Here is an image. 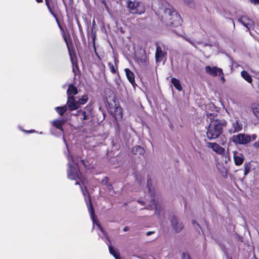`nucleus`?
I'll use <instances>...</instances> for the list:
<instances>
[{
	"mask_svg": "<svg viewBox=\"0 0 259 259\" xmlns=\"http://www.w3.org/2000/svg\"><path fill=\"white\" fill-rule=\"evenodd\" d=\"M162 5V8L155 11L156 15L159 16L161 21L167 26L176 27L180 25L182 20L179 13L174 9L169 4L168 7L166 6L163 7V5H166V2L161 1Z\"/></svg>",
	"mask_w": 259,
	"mask_h": 259,
	"instance_id": "nucleus-1",
	"label": "nucleus"
},
{
	"mask_svg": "<svg viewBox=\"0 0 259 259\" xmlns=\"http://www.w3.org/2000/svg\"><path fill=\"white\" fill-rule=\"evenodd\" d=\"M207 115L209 119L206 132L207 138L210 140L216 139L222 134L223 128L227 125V122L225 119L215 118L217 114L214 113H210Z\"/></svg>",
	"mask_w": 259,
	"mask_h": 259,
	"instance_id": "nucleus-2",
	"label": "nucleus"
},
{
	"mask_svg": "<svg viewBox=\"0 0 259 259\" xmlns=\"http://www.w3.org/2000/svg\"><path fill=\"white\" fill-rule=\"evenodd\" d=\"M45 3H46V5L47 6L48 9H49L50 13L51 14V15L54 18H56V19L58 23L59 28L61 29V30H62V36L63 37V39L65 42L66 44V46H67V49L68 50V52L71 56V58H72L71 51H74L73 44L72 41L70 38V36L69 34H68V38H69V39H68L64 30L63 29V28H62L61 25L60 24V23L59 22L58 19L57 17V15L55 14V8H56L55 4L52 0H45Z\"/></svg>",
	"mask_w": 259,
	"mask_h": 259,
	"instance_id": "nucleus-3",
	"label": "nucleus"
},
{
	"mask_svg": "<svg viewBox=\"0 0 259 259\" xmlns=\"http://www.w3.org/2000/svg\"><path fill=\"white\" fill-rule=\"evenodd\" d=\"M127 7L130 12L133 14L140 15L145 12V9L144 5L140 2L127 1Z\"/></svg>",
	"mask_w": 259,
	"mask_h": 259,
	"instance_id": "nucleus-4",
	"label": "nucleus"
},
{
	"mask_svg": "<svg viewBox=\"0 0 259 259\" xmlns=\"http://www.w3.org/2000/svg\"><path fill=\"white\" fill-rule=\"evenodd\" d=\"M232 141L236 144L246 145L251 141V137L249 135L239 134L232 137Z\"/></svg>",
	"mask_w": 259,
	"mask_h": 259,
	"instance_id": "nucleus-5",
	"label": "nucleus"
},
{
	"mask_svg": "<svg viewBox=\"0 0 259 259\" xmlns=\"http://www.w3.org/2000/svg\"><path fill=\"white\" fill-rule=\"evenodd\" d=\"M69 111H72L78 109L79 106L77 100H76L75 97H67L66 104L65 105Z\"/></svg>",
	"mask_w": 259,
	"mask_h": 259,
	"instance_id": "nucleus-6",
	"label": "nucleus"
},
{
	"mask_svg": "<svg viewBox=\"0 0 259 259\" xmlns=\"http://www.w3.org/2000/svg\"><path fill=\"white\" fill-rule=\"evenodd\" d=\"M205 70L207 74L213 77H215L219 74H223V70L217 66H206L205 67Z\"/></svg>",
	"mask_w": 259,
	"mask_h": 259,
	"instance_id": "nucleus-7",
	"label": "nucleus"
},
{
	"mask_svg": "<svg viewBox=\"0 0 259 259\" xmlns=\"http://www.w3.org/2000/svg\"><path fill=\"white\" fill-rule=\"evenodd\" d=\"M171 225L176 233L180 232L184 228V225L182 222L178 221L177 218L175 215L171 217Z\"/></svg>",
	"mask_w": 259,
	"mask_h": 259,
	"instance_id": "nucleus-8",
	"label": "nucleus"
},
{
	"mask_svg": "<svg viewBox=\"0 0 259 259\" xmlns=\"http://www.w3.org/2000/svg\"><path fill=\"white\" fill-rule=\"evenodd\" d=\"M243 126L241 123L238 120H236L233 122L231 124V128L229 130V133L232 134L238 133L242 131Z\"/></svg>",
	"mask_w": 259,
	"mask_h": 259,
	"instance_id": "nucleus-9",
	"label": "nucleus"
},
{
	"mask_svg": "<svg viewBox=\"0 0 259 259\" xmlns=\"http://www.w3.org/2000/svg\"><path fill=\"white\" fill-rule=\"evenodd\" d=\"M79 172V169L70 164L69 168L67 171L68 178L70 180H76L78 177Z\"/></svg>",
	"mask_w": 259,
	"mask_h": 259,
	"instance_id": "nucleus-10",
	"label": "nucleus"
},
{
	"mask_svg": "<svg viewBox=\"0 0 259 259\" xmlns=\"http://www.w3.org/2000/svg\"><path fill=\"white\" fill-rule=\"evenodd\" d=\"M233 158L235 164L237 166L241 165L244 160L243 154L236 151L233 152Z\"/></svg>",
	"mask_w": 259,
	"mask_h": 259,
	"instance_id": "nucleus-11",
	"label": "nucleus"
},
{
	"mask_svg": "<svg viewBox=\"0 0 259 259\" xmlns=\"http://www.w3.org/2000/svg\"><path fill=\"white\" fill-rule=\"evenodd\" d=\"M208 146L219 154H223L225 153V149L216 143L208 142Z\"/></svg>",
	"mask_w": 259,
	"mask_h": 259,
	"instance_id": "nucleus-12",
	"label": "nucleus"
},
{
	"mask_svg": "<svg viewBox=\"0 0 259 259\" xmlns=\"http://www.w3.org/2000/svg\"><path fill=\"white\" fill-rule=\"evenodd\" d=\"M93 108L92 105H88L86 106L83 110L81 111V114L83 115L82 119L83 120H87L90 119L92 112Z\"/></svg>",
	"mask_w": 259,
	"mask_h": 259,
	"instance_id": "nucleus-13",
	"label": "nucleus"
},
{
	"mask_svg": "<svg viewBox=\"0 0 259 259\" xmlns=\"http://www.w3.org/2000/svg\"><path fill=\"white\" fill-rule=\"evenodd\" d=\"M238 21L248 29L253 25L252 21L245 16L241 17L240 18L238 19Z\"/></svg>",
	"mask_w": 259,
	"mask_h": 259,
	"instance_id": "nucleus-14",
	"label": "nucleus"
},
{
	"mask_svg": "<svg viewBox=\"0 0 259 259\" xmlns=\"http://www.w3.org/2000/svg\"><path fill=\"white\" fill-rule=\"evenodd\" d=\"M166 53H164L160 46H157L155 53V59L157 62L162 61Z\"/></svg>",
	"mask_w": 259,
	"mask_h": 259,
	"instance_id": "nucleus-15",
	"label": "nucleus"
},
{
	"mask_svg": "<svg viewBox=\"0 0 259 259\" xmlns=\"http://www.w3.org/2000/svg\"><path fill=\"white\" fill-rule=\"evenodd\" d=\"M78 93L77 88L72 84H70L68 88L66 93L67 97L73 96L74 97Z\"/></svg>",
	"mask_w": 259,
	"mask_h": 259,
	"instance_id": "nucleus-16",
	"label": "nucleus"
},
{
	"mask_svg": "<svg viewBox=\"0 0 259 259\" xmlns=\"http://www.w3.org/2000/svg\"><path fill=\"white\" fill-rule=\"evenodd\" d=\"M124 71L128 80L134 85V84H135V75L134 73L129 68H125Z\"/></svg>",
	"mask_w": 259,
	"mask_h": 259,
	"instance_id": "nucleus-17",
	"label": "nucleus"
},
{
	"mask_svg": "<svg viewBox=\"0 0 259 259\" xmlns=\"http://www.w3.org/2000/svg\"><path fill=\"white\" fill-rule=\"evenodd\" d=\"M114 64H115V66H114L113 65V64L111 62H109L108 63V67L110 70V71L112 73H113V74H115L116 73H118V72L117 71V65H118L119 61L116 57H114Z\"/></svg>",
	"mask_w": 259,
	"mask_h": 259,
	"instance_id": "nucleus-18",
	"label": "nucleus"
},
{
	"mask_svg": "<svg viewBox=\"0 0 259 259\" xmlns=\"http://www.w3.org/2000/svg\"><path fill=\"white\" fill-rule=\"evenodd\" d=\"M132 152L134 155H143L145 153V150L141 146L136 145L133 148Z\"/></svg>",
	"mask_w": 259,
	"mask_h": 259,
	"instance_id": "nucleus-19",
	"label": "nucleus"
},
{
	"mask_svg": "<svg viewBox=\"0 0 259 259\" xmlns=\"http://www.w3.org/2000/svg\"><path fill=\"white\" fill-rule=\"evenodd\" d=\"M114 118L116 120L122 118V109L120 107H116L114 109Z\"/></svg>",
	"mask_w": 259,
	"mask_h": 259,
	"instance_id": "nucleus-20",
	"label": "nucleus"
},
{
	"mask_svg": "<svg viewBox=\"0 0 259 259\" xmlns=\"http://www.w3.org/2000/svg\"><path fill=\"white\" fill-rule=\"evenodd\" d=\"M241 77L248 83H251L252 82L251 76L245 70L241 72Z\"/></svg>",
	"mask_w": 259,
	"mask_h": 259,
	"instance_id": "nucleus-21",
	"label": "nucleus"
},
{
	"mask_svg": "<svg viewBox=\"0 0 259 259\" xmlns=\"http://www.w3.org/2000/svg\"><path fill=\"white\" fill-rule=\"evenodd\" d=\"M87 192L88 195V200L87 201V204L88 205H89V207H88L89 211H90L91 214L92 216H93L94 215V212H95L94 208L92 203L91 196H90V194L88 193L87 190Z\"/></svg>",
	"mask_w": 259,
	"mask_h": 259,
	"instance_id": "nucleus-22",
	"label": "nucleus"
},
{
	"mask_svg": "<svg viewBox=\"0 0 259 259\" xmlns=\"http://www.w3.org/2000/svg\"><path fill=\"white\" fill-rule=\"evenodd\" d=\"M171 82L172 83L175 88L179 91H181L182 90V87L179 79L173 77L171 79Z\"/></svg>",
	"mask_w": 259,
	"mask_h": 259,
	"instance_id": "nucleus-23",
	"label": "nucleus"
},
{
	"mask_svg": "<svg viewBox=\"0 0 259 259\" xmlns=\"http://www.w3.org/2000/svg\"><path fill=\"white\" fill-rule=\"evenodd\" d=\"M138 63L143 67H146L149 63L148 60L146 57H138L137 58Z\"/></svg>",
	"mask_w": 259,
	"mask_h": 259,
	"instance_id": "nucleus-24",
	"label": "nucleus"
},
{
	"mask_svg": "<svg viewBox=\"0 0 259 259\" xmlns=\"http://www.w3.org/2000/svg\"><path fill=\"white\" fill-rule=\"evenodd\" d=\"M67 110H68V108L66 105L55 107V110L61 116H63Z\"/></svg>",
	"mask_w": 259,
	"mask_h": 259,
	"instance_id": "nucleus-25",
	"label": "nucleus"
},
{
	"mask_svg": "<svg viewBox=\"0 0 259 259\" xmlns=\"http://www.w3.org/2000/svg\"><path fill=\"white\" fill-rule=\"evenodd\" d=\"M89 97L86 94L83 95L80 98H79L77 100L79 108L80 107L81 105L85 104L88 101Z\"/></svg>",
	"mask_w": 259,
	"mask_h": 259,
	"instance_id": "nucleus-26",
	"label": "nucleus"
},
{
	"mask_svg": "<svg viewBox=\"0 0 259 259\" xmlns=\"http://www.w3.org/2000/svg\"><path fill=\"white\" fill-rule=\"evenodd\" d=\"M91 37L92 39V43H93V46L94 48V52L97 56H98V53L97 52L96 50V44H95V40L96 38V30H93L91 31Z\"/></svg>",
	"mask_w": 259,
	"mask_h": 259,
	"instance_id": "nucleus-27",
	"label": "nucleus"
},
{
	"mask_svg": "<svg viewBox=\"0 0 259 259\" xmlns=\"http://www.w3.org/2000/svg\"><path fill=\"white\" fill-rule=\"evenodd\" d=\"M109 250L110 253L113 255V256L115 258V259H120V254L117 252L115 249L111 245L109 246Z\"/></svg>",
	"mask_w": 259,
	"mask_h": 259,
	"instance_id": "nucleus-28",
	"label": "nucleus"
},
{
	"mask_svg": "<svg viewBox=\"0 0 259 259\" xmlns=\"http://www.w3.org/2000/svg\"><path fill=\"white\" fill-rule=\"evenodd\" d=\"M63 121L59 120H56L53 121V125L57 129L63 131Z\"/></svg>",
	"mask_w": 259,
	"mask_h": 259,
	"instance_id": "nucleus-29",
	"label": "nucleus"
},
{
	"mask_svg": "<svg viewBox=\"0 0 259 259\" xmlns=\"http://www.w3.org/2000/svg\"><path fill=\"white\" fill-rule=\"evenodd\" d=\"M252 108L255 116L259 118V104L254 105Z\"/></svg>",
	"mask_w": 259,
	"mask_h": 259,
	"instance_id": "nucleus-30",
	"label": "nucleus"
},
{
	"mask_svg": "<svg viewBox=\"0 0 259 259\" xmlns=\"http://www.w3.org/2000/svg\"><path fill=\"white\" fill-rule=\"evenodd\" d=\"M244 175L246 176L249 172L250 169V164L249 163H245L244 164Z\"/></svg>",
	"mask_w": 259,
	"mask_h": 259,
	"instance_id": "nucleus-31",
	"label": "nucleus"
},
{
	"mask_svg": "<svg viewBox=\"0 0 259 259\" xmlns=\"http://www.w3.org/2000/svg\"><path fill=\"white\" fill-rule=\"evenodd\" d=\"M184 2L187 6L190 7L194 6V3L193 0H184Z\"/></svg>",
	"mask_w": 259,
	"mask_h": 259,
	"instance_id": "nucleus-32",
	"label": "nucleus"
},
{
	"mask_svg": "<svg viewBox=\"0 0 259 259\" xmlns=\"http://www.w3.org/2000/svg\"><path fill=\"white\" fill-rule=\"evenodd\" d=\"M108 180H109L108 178L107 177H105L104 179L103 180V182H105V184L107 186H111V187H112V185L111 184V183L108 182Z\"/></svg>",
	"mask_w": 259,
	"mask_h": 259,
	"instance_id": "nucleus-33",
	"label": "nucleus"
},
{
	"mask_svg": "<svg viewBox=\"0 0 259 259\" xmlns=\"http://www.w3.org/2000/svg\"><path fill=\"white\" fill-rule=\"evenodd\" d=\"M182 259H191L188 253L183 252L182 254Z\"/></svg>",
	"mask_w": 259,
	"mask_h": 259,
	"instance_id": "nucleus-34",
	"label": "nucleus"
},
{
	"mask_svg": "<svg viewBox=\"0 0 259 259\" xmlns=\"http://www.w3.org/2000/svg\"><path fill=\"white\" fill-rule=\"evenodd\" d=\"M152 186V184L151 183V179L150 178H148L147 179V187L148 188L149 191H151V187Z\"/></svg>",
	"mask_w": 259,
	"mask_h": 259,
	"instance_id": "nucleus-35",
	"label": "nucleus"
},
{
	"mask_svg": "<svg viewBox=\"0 0 259 259\" xmlns=\"http://www.w3.org/2000/svg\"><path fill=\"white\" fill-rule=\"evenodd\" d=\"M22 131L26 134H31V133H35L36 131L34 130H23Z\"/></svg>",
	"mask_w": 259,
	"mask_h": 259,
	"instance_id": "nucleus-36",
	"label": "nucleus"
},
{
	"mask_svg": "<svg viewBox=\"0 0 259 259\" xmlns=\"http://www.w3.org/2000/svg\"><path fill=\"white\" fill-rule=\"evenodd\" d=\"M218 75L221 76V79L223 83H224L226 81V79L224 77V73L223 72V74H219Z\"/></svg>",
	"mask_w": 259,
	"mask_h": 259,
	"instance_id": "nucleus-37",
	"label": "nucleus"
},
{
	"mask_svg": "<svg viewBox=\"0 0 259 259\" xmlns=\"http://www.w3.org/2000/svg\"><path fill=\"white\" fill-rule=\"evenodd\" d=\"M253 147L254 148H258L259 149V141L255 142L253 143Z\"/></svg>",
	"mask_w": 259,
	"mask_h": 259,
	"instance_id": "nucleus-38",
	"label": "nucleus"
},
{
	"mask_svg": "<svg viewBox=\"0 0 259 259\" xmlns=\"http://www.w3.org/2000/svg\"><path fill=\"white\" fill-rule=\"evenodd\" d=\"M250 137H251V141H254L256 139L257 136L256 134H252L250 136Z\"/></svg>",
	"mask_w": 259,
	"mask_h": 259,
	"instance_id": "nucleus-39",
	"label": "nucleus"
},
{
	"mask_svg": "<svg viewBox=\"0 0 259 259\" xmlns=\"http://www.w3.org/2000/svg\"><path fill=\"white\" fill-rule=\"evenodd\" d=\"M95 26H96V22H95V20H93V23H92V30L91 31H93V30H94V29H95Z\"/></svg>",
	"mask_w": 259,
	"mask_h": 259,
	"instance_id": "nucleus-40",
	"label": "nucleus"
},
{
	"mask_svg": "<svg viewBox=\"0 0 259 259\" xmlns=\"http://www.w3.org/2000/svg\"><path fill=\"white\" fill-rule=\"evenodd\" d=\"M97 225H98L99 229L100 230V231L102 232L103 233H104V230L103 228H102V227L101 226V225L100 224H97Z\"/></svg>",
	"mask_w": 259,
	"mask_h": 259,
	"instance_id": "nucleus-41",
	"label": "nucleus"
},
{
	"mask_svg": "<svg viewBox=\"0 0 259 259\" xmlns=\"http://www.w3.org/2000/svg\"><path fill=\"white\" fill-rule=\"evenodd\" d=\"M251 2L255 5L259 4V0H251Z\"/></svg>",
	"mask_w": 259,
	"mask_h": 259,
	"instance_id": "nucleus-42",
	"label": "nucleus"
},
{
	"mask_svg": "<svg viewBox=\"0 0 259 259\" xmlns=\"http://www.w3.org/2000/svg\"><path fill=\"white\" fill-rule=\"evenodd\" d=\"M154 202H155V201H154V199H153V204L155 205V209H156V210H155V213H157V214H159V212H157V210H157V206H156V205L154 203Z\"/></svg>",
	"mask_w": 259,
	"mask_h": 259,
	"instance_id": "nucleus-43",
	"label": "nucleus"
},
{
	"mask_svg": "<svg viewBox=\"0 0 259 259\" xmlns=\"http://www.w3.org/2000/svg\"><path fill=\"white\" fill-rule=\"evenodd\" d=\"M192 223H193V226L194 227H195L196 226H198L199 227H200L199 225L196 222H195L194 220L192 221Z\"/></svg>",
	"mask_w": 259,
	"mask_h": 259,
	"instance_id": "nucleus-44",
	"label": "nucleus"
},
{
	"mask_svg": "<svg viewBox=\"0 0 259 259\" xmlns=\"http://www.w3.org/2000/svg\"><path fill=\"white\" fill-rule=\"evenodd\" d=\"M154 232H153V231H148L146 233V235L147 236H150L151 235V234H153Z\"/></svg>",
	"mask_w": 259,
	"mask_h": 259,
	"instance_id": "nucleus-45",
	"label": "nucleus"
},
{
	"mask_svg": "<svg viewBox=\"0 0 259 259\" xmlns=\"http://www.w3.org/2000/svg\"><path fill=\"white\" fill-rule=\"evenodd\" d=\"M184 38H185L187 41H188L189 42H190V43H191V44H192V41H191V40H190L189 38H187V37H184Z\"/></svg>",
	"mask_w": 259,
	"mask_h": 259,
	"instance_id": "nucleus-46",
	"label": "nucleus"
},
{
	"mask_svg": "<svg viewBox=\"0 0 259 259\" xmlns=\"http://www.w3.org/2000/svg\"><path fill=\"white\" fill-rule=\"evenodd\" d=\"M184 38H185L187 41H188L189 42H190V43H191V44H192V41H191V40H190L189 38H187V37H184Z\"/></svg>",
	"mask_w": 259,
	"mask_h": 259,
	"instance_id": "nucleus-47",
	"label": "nucleus"
},
{
	"mask_svg": "<svg viewBox=\"0 0 259 259\" xmlns=\"http://www.w3.org/2000/svg\"><path fill=\"white\" fill-rule=\"evenodd\" d=\"M184 38H185L187 41H188L189 42H190V43H191V44H192V41H191V40H190L189 38H187V37H184Z\"/></svg>",
	"mask_w": 259,
	"mask_h": 259,
	"instance_id": "nucleus-48",
	"label": "nucleus"
},
{
	"mask_svg": "<svg viewBox=\"0 0 259 259\" xmlns=\"http://www.w3.org/2000/svg\"><path fill=\"white\" fill-rule=\"evenodd\" d=\"M129 230V228L128 227H125L123 229V231L126 232Z\"/></svg>",
	"mask_w": 259,
	"mask_h": 259,
	"instance_id": "nucleus-49",
	"label": "nucleus"
},
{
	"mask_svg": "<svg viewBox=\"0 0 259 259\" xmlns=\"http://www.w3.org/2000/svg\"><path fill=\"white\" fill-rule=\"evenodd\" d=\"M102 3L105 7H106V3L105 0H102Z\"/></svg>",
	"mask_w": 259,
	"mask_h": 259,
	"instance_id": "nucleus-50",
	"label": "nucleus"
},
{
	"mask_svg": "<svg viewBox=\"0 0 259 259\" xmlns=\"http://www.w3.org/2000/svg\"><path fill=\"white\" fill-rule=\"evenodd\" d=\"M77 25H78L79 28H81V24H80V23H79V21L78 20H77Z\"/></svg>",
	"mask_w": 259,
	"mask_h": 259,
	"instance_id": "nucleus-51",
	"label": "nucleus"
},
{
	"mask_svg": "<svg viewBox=\"0 0 259 259\" xmlns=\"http://www.w3.org/2000/svg\"><path fill=\"white\" fill-rule=\"evenodd\" d=\"M80 112H81V110H78L77 111V112L76 113V114H75L76 116H78L79 115V113Z\"/></svg>",
	"mask_w": 259,
	"mask_h": 259,
	"instance_id": "nucleus-52",
	"label": "nucleus"
},
{
	"mask_svg": "<svg viewBox=\"0 0 259 259\" xmlns=\"http://www.w3.org/2000/svg\"><path fill=\"white\" fill-rule=\"evenodd\" d=\"M36 1L37 3H40L42 2L43 0H36Z\"/></svg>",
	"mask_w": 259,
	"mask_h": 259,
	"instance_id": "nucleus-53",
	"label": "nucleus"
},
{
	"mask_svg": "<svg viewBox=\"0 0 259 259\" xmlns=\"http://www.w3.org/2000/svg\"><path fill=\"white\" fill-rule=\"evenodd\" d=\"M80 189H81V191H82V193H83V194L84 195H85V194H84V192H83V189H82V187H81V186H80Z\"/></svg>",
	"mask_w": 259,
	"mask_h": 259,
	"instance_id": "nucleus-54",
	"label": "nucleus"
},
{
	"mask_svg": "<svg viewBox=\"0 0 259 259\" xmlns=\"http://www.w3.org/2000/svg\"><path fill=\"white\" fill-rule=\"evenodd\" d=\"M75 185H80V183H79V182H78L77 181H76V182H75Z\"/></svg>",
	"mask_w": 259,
	"mask_h": 259,
	"instance_id": "nucleus-55",
	"label": "nucleus"
},
{
	"mask_svg": "<svg viewBox=\"0 0 259 259\" xmlns=\"http://www.w3.org/2000/svg\"><path fill=\"white\" fill-rule=\"evenodd\" d=\"M81 162L82 164H84V160H82H82H81Z\"/></svg>",
	"mask_w": 259,
	"mask_h": 259,
	"instance_id": "nucleus-56",
	"label": "nucleus"
},
{
	"mask_svg": "<svg viewBox=\"0 0 259 259\" xmlns=\"http://www.w3.org/2000/svg\"><path fill=\"white\" fill-rule=\"evenodd\" d=\"M107 187H108V188H109V189H111V188H113V187H111V186H107Z\"/></svg>",
	"mask_w": 259,
	"mask_h": 259,
	"instance_id": "nucleus-57",
	"label": "nucleus"
}]
</instances>
